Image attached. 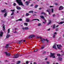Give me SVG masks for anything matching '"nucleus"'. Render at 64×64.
Segmentation results:
<instances>
[{
  "label": "nucleus",
  "instance_id": "15",
  "mask_svg": "<svg viewBox=\"0 0 64 64\" xmlns=\"http://www.w3.org/2000/svg\"><path fill=\"white\" fill-rule=\"evenodd\" d=\"M7 15V12L4 15V17H6Z\"/></svg>",
  "mask_w": 64,
  "mask_h": 64
},
{
  "label": "nucleus",
  "instance_id": "63",
  "mask_svg": "<svg viewBox=\"0 0 64 64\" xmlns=\"http://www.w3.org/2000/svg\"><path fill=\"white\" fill-rule=\"evenodd\" d=\"M15 30H16V29H17V28H15Z\"/></svg>",
  "mask_w": 64,
  "mask_h": 64
},
{
  "label": "nucleus",
  "instance_id": "10",
  "mask_svg": "<svg viewBox=\"0 0 64 64\" xmlns=\"http://www.w3.org/2000/svg\"><path fill=\"white\" fill-rule=\"evenodd\" d=\"M29 2L28 1H26L25 3V4H26V5L28 6L29 5Z\"/></svg>",
  "mask_w": 64,
  "mask_h": 64
},
{
  "label": "nucleus",
  "instance_id": "44",
  "mask_svg": "<svg viewBox=\"0 0 64 64\" xmlns=\"http://www.w3.org/2000/svg\"><path fill=\"white\" fill-rule=\"evenodd\" d=\"M55 34H53V38H55Z\"/></svg>",
  "mask_w": 64,
  "mask_h": 64
},
{
  "label": "nucleus",
  "instance_id": "18",
  "mask_svg": "<svg viewBox=\"0 0 64 64\" xmlns=\"http://www.w3.org/2000/svg\"><path fill=\"white\" fill-rule=\"evenodd\" d=\"M40 17L42 19H44V17L43 16H40Z\"/></svg>",
  "mask_w": 64,
  "mask_h": 64
},
{
  "label": "nucleus",
  "instance_id": "59",
  "mask_svg": "<svg viewBox=\"0 0 64 64\" xmlns=\"http://www.w3.org/2000/svg\"><path fill=\"white\" fill-rule=\"evenodd\" d=\"M5 54H6V55L8 53L7 52H5Z\"/></svg>",
  "mask_w": 64,
  "mask_h": 64
},
{
  "label": "nucleus",
  "instance_id": "38",
  "mask_svg": "<svg viewBox=\"0 0 64 64\" xmlns=\"http://www.w3.org/2000/svg\"><path fill=\"white\" fill-rule=\"evenodd\" d=\"M26 16H28V15H29V14H28V13H26Z\"/></svg>",
  "mask_w": 64,
  "mask_h": 64
},
{
  "label": "nucleus",
  "instance_id": "37",
  "mask_svg": "<svg viewBox=\"0 0 64 64\" xmlns=\"http://www.w3.org/2000/svg\"><path fill=\"white\" fill-rule=\"evenodd\" d=\"M45 41H47V42H48L49 41V40H47V39H46L45 40Z\"/></svg>",
  "mask_w": 64,
  "mask_h": 64
},
{
  "label": "nucleus",
  "instance_id": "22",
  "mask_svg": "<svg viewBox=\"0 0 64 64\" xmlns=\"http://www.w3.org/2000/svg\"><path fill=\"white\" fill-rule=\"evenodd\" d=\"M8 47H9V44H6V46H5V48H8Z\"/></svg>",
  "mask_w": 64,
  "mask_h": 64
},
{
  "label": "nucleus",
  "instance_id": "7",
  "mask_svg": "<svg viewBox=\"0 0 64 64\" xmlns=\"http://www.w3.org/2000/svg\"><path fill=\"white\" fill-rule=\"evenodd\" d=\"M57 46L58 48L59 49H61L60 48L62 47L61 46V45H57Z\"/></svg>",
  "mask_w": 64,
  "mask_h": 64
},
{
  "label": "nucleus",
  "instance_id": "29",
  "mask_svg": "<svg viewBox=\"0 0 64 64\" xmlns=\"http://www.w3.org/2000/svg\"><path fill=\"white\" fill-rule=\"evenodd\" d=\"M33 11H30L28 13H31L32 12V13H33Z\"/></svg>",
  "mask_w": 64,
  "mask_h": 64
},
{
  "label": "nucleus",
  "instance_id": "2",
  "mask_svg": "<svg viewBox=\"0 0 64 64\" xmlns=\"http://www.w3.org/2000/svg\"><path fill=\"white\" fill-rule=\"evenodd\" d=\"M50 54H51V56H50V57H52V58H55V56H54L55 55L54 53H53L52 54V52H50Z\"/></svg>",
  "mask_w": 64,
  "mask_h": 64
},
{
  "label": "nucleus",
  "instance_id": "5",
  "mask_svg": "<svg viewBox=\"0 0 64 64\" xmlns=\"http://www.w3.org/2000/svg\"><path fill=\"white\" fill-rule=\"evenodd\" d=\"M35 35H32L30 36L29 37V38H32L33 37H35Z\"/></svg>",
  "mask_w": 64,
  "mask_h": 64
},
{
  "label": "nucleus",
  "instance_id": "4",
  "mask_svg": "<svg viewBox=\"0 0 64 64\" xmlns=\"http://www.w3.org/2000/svg\"><path fill=\"white\" fill-rule=\"evenodd\" d=\"M64 8L62 6H60L59 8V10H63Z\"/></svg>",
  "mask_w": 64,
  "mask_h": 64
},
{
  "label": "nucleus",
  "instance_id": "48",
  "mask_svg": "<svg viewBox=\"0 0 64 64\" xmlns=\"http://www.w3.org/2000/svg\"><path fill=\"white\" fill-rule=\"evenodd\" d=\"M28 63H29V62H28V61H27L26 62V64H28Z\"/></svg>",
  "mask_w": 64,
  "mask_h": 64
},
{
  "label": "nucleus",
  "instance_id": "56",
  "mask_svg": "<svg viewBox=\"0 0 64 64\" xmlns=\"http://www.w3.org/2000/svg\"><path fill=\"white\" fill-rule=\"evenodd\" d=\"M59 26L58 25H57L56 26V27L57 28V27H59Z\"/></svg>",
  "mask_w": 64,
  "mask_h": 64
},
{
  "label": "nucleus",
  "instance_id": "16",
  "mask_svg": "<svg viewBox=\"0 0 64 64\" xmlns=\"http://www.w3.org/2000/svg\"><path fill=\"white\" fill-rule=\"evenodd\" d=\"M58 59L60 61H62V58H58Z\"/></svg>",
  "mask_w": 64,
  "mask_h": 64
},
{
  "label": "nucleus",
  "instance_id": "11",
  "mask_svg": "<svg viewBox=\"0 0 64 64\" xmlns=\"http://www.w3.org/2000/svg\"><path fill=\"white\" fill-rule=\"evenodd\" d=\"M16 8L18 10H21V8L20 7H19L18 6H16Z\"/></svg>",
  "mask_w": 64,
  "mask_h": 64
},
{
  "label": "nucleus",
  "instance_id": "45",
  "mask_svg": "<svg viewBox=\"0 0 64 64\" xmlns=\"http://www.w3.org/2000/svg\"><path fill=\"white\" fill-rule=\"evenodd\" d=\"M36 51H37V50H36L34 51V52H36Z\"/></svg>",
  "mask_w": 64,
  "mask_h": 64
},
{
  "label": "nucleus",
  "instance_id": "25",
  "mask_svg": "<svg viewBox=\"0 0 64 64\" xmlns=\"http://www.w3.org/2000/svg\"><path fill=\"white\" fill-rule=\"evenodd\" d=\"M64 22H60V23H59L58 24H63V23H64Z\"/></svg>",
  "mask_w": 64,
  "mask_h": 64
},
{
  "label": "nucleus",
  "instance_id": "13",
  "mask_svg": "<svg viewBox=\"0 0 64 64\" xmlns=\"http://www.w3.org/2000/svg\"><path fill=\"white\" fill-rule=\"evenodd\" d=\"M26 21L27 22H28L30 21V19L28 18H27L26 19Z\"/></svg>",
  "mask_w": 64,
  "mask_h": 64
},
{
  "label": "nucleus",
  "instance_id": "53",
  "mask_svg": "<svg viewBox=\"0 0 64 64\" xmlns=\"http://www.w3.org/2000/svg\"><path fill=\"white\" fill-rule=\"evenodd\" d=\"M48 59V58H45V60H47Z\"/></svg>",
  "mask_w": 64,
  "mask_h": 64
},
{
  "label": "nucleus",
  "instance_id": "9",
  "mask_svg": "<svg viewBox=\"0 0 64 64\" xmlns=\"http://www.w3.org/2000/svg\"><path fill=\"white\" fill-rule=\"evenodd\" d=\"M46 11L48 12V14L49 15L50 14V9H48L46 10Z\"/></svg>",
  "mask_w": 64,
  "mask_h": 64
},
{
  "label": "nucleus",
  "instance_id": "47",
  "mask_svg": "<svg viewBox=\"0 0 64 64\" xmlns=\"http://www.w3.org/2000/svg\"><path fill=\"white\" fill-rule=\"evenodd\" d=\"M56 34H57V32H54V34L55 35Z\"/></svg>",
  "mask_w": 64,
  "mask_h": 64
},
{
  "label": "nucleus",
  "instance_id": "41",
  "mask_svg": "<svg viewBox=\"0 0 64 64\" xmlns=\"http://www.w3.org/2000/svg\"><path fill=\"white\" fill-rule=\"evenodd\" d=\"M57 56H60V54H57Z\"/></svg>",
  "mask_w": 64,
  "mask_h": 64
},
{
  "label": "nucleus",
  "instance_id": "28",
  "mask_svg": "<svg viewBox=\"0 0 64 64\" xmlns=\"http://www.w3.org/2000/svg\"><path fill=\"white\" fill-rule=\"evenodd\" d=\"M24 25H25L26 26H28V23L25 22L24 23Z\"/></svg>",
  "mask_w": 64,
  "mask_h": 64
},
{
  "label": "nucleus",
  "instance_id": "23",
  "mask_svg": "<svg viewBox=\"0 0 64 64\" xmlns=\"http://www.w3.org/2000/svg\"><path fill=\"white\" fill-rule=\"evenodd\" d=\"M11 55V54H9V53H8L6 54V56H10Z\"/></svg>",
  "mask_w": 64,
  "mask_h": 64
},
{
  "label": "nucleus",
  "instance_id": "35",
  "mask_svg": "<svg viewBox=\"0 0 64 64\" xmlns=\"http://www.w3.org/2000/svg\"><path fill=\"white\" fill-rule=\"evenodd\" d=\"M53 29H55V24H54L53 26Z\"/></svg>",
  "mask_w": 64,
  "mask_h": 64
},
{
  "label": "nucleus",
  "instance_id": "27",
  "mask_svg": "<svg viewBox=\"0 0 64 64\" xmlns=\"http://www.w3.org/2000/svg\"><path fill=\"white\" fill-rule=\"evenodd\" d=\"M41 14L43 15V14H44V15H45V13L44 12H42L41 13Z\"/></svg>",
  "mask_w": 64,
  "mask_h": 64
},
{
  "label": "nucleus",
  "instance_id": "3",
  "mask_svg": "<svg viewBox=\"0 0 64 64\" xmlns=\"http://www.w3.org/2000/svg\"><path fill=\"white\" fill-rule=\"evenodd\" d=\"M18 54H15V55L13 57L14 58H18L19 57V56L18 55Z\"/></svg>",
  "mask_w": 64,
  "mask_h": 64
},
{
  "label": "nucleus",
  "instance_id": "36",
  "mask_svg": "<svg viewBox=\"0 0 64 64\" xmlns=\"http://www.w3.org/2000/svg\"><path fill=\"white\" fill-rule=\"evenodd\" d=\"M22 40H21L19 42V43L20 44V43H21V42H22Z\"/></svg>",
  "mask_w": 64,
  "mask_h": 64
},
{
  "label": "nucleus",
  "instance_id": "64",
  "mask_svg": "<svg viewBox=\"0 0 64 64\" xmlns=\"http://www.w3.org/2000/svg\"><path fill=\"white\" fill-rule=\"evenodd\" d=\"M56 64H58V62H57L56 63Z\"/></svg>",
  "mask_w": 64,
  "mask_h": 64
},
{
  "label": "nucleus",
  "instance_id": "24",
  "mask_svg": "<svg viewBox=\"0 0 64 64\" xmlns=\"http://www.w3.org/2000/svg\"><path fill=\"white\" fill-rule=\"evenodd\" d=\"M22 21V18H20L18 20H16V21Z\"/></svg>",
  "mask_w": 64,
  "mask_h": 64
},
{
  "label": "nucleus",
  "instance_id": "26",
  "mask_svg": "<svg viewBox=\"0 0 64 64\" xmlns=\"http://www.w3.org/2000/svg\"><path fill=\"white\" fill-rule=\"evenodd\" d=\"M41 24L40 23H39L38 24V26H42Z\"/></svg>",
  "mask_w": 64,
  "mask_h": 64
},
{
  "label": "nucleus",
  "instance_id": "46",
  "mask_svg": "<svg viewBox=\"0 0 64 64\" xmlns=\"http://www.w3.org/2000/svg\"><path fill=\"white\" fill-rule=\"evenodd\" d=\"M20 61H18V64H20Z\"/></svg>",
  "mask_w": 64,
  "mask_h": 64
},
{
  "label": "nucleus",
  "instance_id": "51",
  "mask_svg": "<svg viewBox=\"0 0 64 64\" xmlns=\"http://www.w3.org/2000/svg\"><path fill=\"white\" fill-rule=\"evenodd\" d=\"M17 13H19V11L18 10L17 12Z\"/></svg>",
  "mask_w": 64,
  "mask_h": 64
},
{
  "label": "nucleus",
  "instance_id": "55",
  "mask_svg": "<svg viewBox=\"0 0 64 64\" xmlns=\"http://www.w3.org/2000/svg\"><path fill=\"white\" fill-rule=\"evenodd\" d=\"M11 18L12 19H13V18H14V16H12L11 17Z\"/></svg>",
  "mask_w": 64,
  "mask_h": 64
},
{
  "label": "nucleus",
  "instance_id": "14",
  "mask_svg": "<svg viewBox=\"0 0 64 64\" xmlns=\"http://www.w3.org/2000/svg\"><path fill=\"white\" fill-rule=\"evenodd\" d=\"M45 38H43L42 39H41V41L42 42H44V41H45Z\"/></svg>",
  "mask_w": 64,
  "mask_h": 64
},
{
  "label": "nucleus",
  "instance_id": "61",
  "mask_svg": "<svg viewBox=\"0 0 64 64\" xmlns=\"http://www.w3.org/2000/svg\"><path fill=\"white\" fill-rule=\"evenodd\" d=\"M23 42H25V41H26V40H23Z\"/></svg>",
  "mask_w": 64,
  "mask_h": 64
},
{
  "label": "nucleus",
  "instance_id": "19",
  "mask_svg": "<svg viewBox=\"0 0 64 64\" xmlns=\"http://www.w3.org/2000/svg\"><path fill=\"white\" fill-rule=\"evenodd\" d=\"M10 36V35L7 34V36H6V38H9Z\"/></svg>",
  "mask_w": 64,
  "mask_h": 64
},
{
  "label": "nucleus",
  "instance_id": "57",
  "mask_svg": "<svg viewBox=\"0 0 64 64\" xmlns=\"http://www.w3.org/2000/svg\"><path fill=\"white\" fill-rule=\"evenodd\" d=\"M55 4L56 5H58V4L56 3H55Z\"/></svg>",
  "mask_w": 64,
  "mask_h": 64
},
{
  "label": "nucleus",
  "instance_id": "21",
  "mask_svg": "<svg viewBox=\"0 0 64 64\" xmlns=\"http://www.w3.org/2000/svg\"><path fill=\"white\" fill-rule=\"evenodd\" d=\"M44 22H43V23L44 24H45V23H46V20L44 19Z\"/></svg>",
  "mask_w": 64,
  "mask_h": 64
},
{
  "label": "nucleus",
  "instance_id": "1",
  "mask_svg": "<svg viewBox=\"0 0 64 64\" xmlns=\"http://www.w3.org/2000/svg\"><path fill=\"white\" fill-rule=\"evenodd\" d=\"M18 4L19 5H21L22 6V7H24V5L23 4V3L21 0H16Z\"/></svg>",
  "mask_w": 64,
  "mask_h": 64
},
{
  "label": "nucleus",
  "instance_id": "50",
  "mask_svg": "<svg viewBox=\"0 0 64 64\" xmlns=\"http://www.w3.org/2000/svg\"><path fill=\"white\" fill-rule=\"evenodd\" d=\"M50 7L52 8H53V7H54V6H50Z\"/></svg>",
  "mask_w": 64,
  "mask_h": 64
},
{
  "label": "nucleus",
  "instance_id": "54",
  "mask_svg": "<svg viewBox=\"0 0 64 64\" xmlns=\"http://www.w3.org/2000/svg\"><path fill=\"white\" fill-rule=\"evenodd\" d=\"M53 17H54V16H55V14H54L53 15Z\"/></svg>",
  "mask_w": 64,
  "mask_h": 64
},
{
  "label": "nucleus",
  "instance_id": "60",
  "mask_svg": "<svg viewBox=\"0 0 64 64\" xmlns=\"http://www.w3.org/2000/svg\"><path fill=\"white\" fill-rule=\"evenodd\" d=\"M31 6H33V4H31L30 5Z\"/></svg>",
  "mask_w": 64,
  "mask_h": 64
},
{
  "label": "nucleus",
  "instance_id": "30",
  "mask_svg": "<svg viewBox=\"0 0 64 64\" xmlns=\"http://www.w3.org/2000/svg\"><path fill=\"white\" fill-rule=\"evenodd\" d=\"M44 48V46H42L41 47V48H40V49H43V48Z\"/></svg>",
  "mask_w": 64,
  "mask_h": 64
},
{
  "label": "nucleus",
  "instance_id": "62",
  "mask_svg": "<svg viewBox=\"0 0 64 64\" xmlns=\"http://www.w3.org/2000/svg\"><path fill=\"white\" fill-rule=\"evenodd\" d=\"M50 30V29L49 28L48 29V31H49V30Z\"/></svg>",
  "mask_w": 64,
  "mask_h": 64
},
{
  "label": "nucleus",
  "instance_id": "32",
  "mask_svg": "<svg viewBox=\"0 0 64 64\" xmlns=\"http://www.w3.org/2000/svg\"><path fill=\"white\" fill-rule=\"evenodd\" d=\"M50 23H51V20H50L49 23L48 24H50Z\"/></svg>",
  "mask_w": 64,
  "mask_h": 64
},
{
  "label": "nucleus",
  "instance_id": "20",
  "mask_svg": "<svg viewBox=\"0 0 64 64\" xmlns=\"http://www.w3.org/2000/svg\"><path fill=\"white\" fill-rule=\"evenodd\" d=\"M38 20V21H39V20L38 19H34L32 20V21H34V20Z\"/></svg>",
  "mask_w": 64,
  "mask_h": 64
},
{
  "label": "nucleus",
  "instance_id": "34",
  "mask_svg": "<svg viewBox=\"0 0 64 64\" xmlns=\"http://www.w3.org/2000/svg\"><path fill=\"white\" fill-rule=\"evenodd\" d=\"M10 32V28H8V33H9Z\"/></svg>",
  "mask_w": 64,
  "mask_h": 64
},
{
  "label": "nucleus",
  "instance_id": "31",
  "mask_svg": "<svg viewBox=\"0 0 64 64\" xmlns=\"http://www.w3.org/2000/svg\"><path fill=\"white\" fill-rule=\"evenodd\" d=\"M53 48H54L55 49H56V46L55 45H54L53 46Z\"/></svg>",
  "mask_w": 64,
  "mask_h": 64
},
{
  "label": "nucleus",
  "instance_id": "17",
  "mask_svg": "<svg viewBox=\"0 0 64 64\" xmlns=\"http://www.w3.org/2000/svg\"><path fill=\"white\" fill-rule=\"evenodd\" d=\"M3 32H1L0 33V36H2V35H3Z\"/></svg>",
  "mask_w": 64,
  "mask_h": 64
},
{
  "label": "nucleus",
  "instance_id": "42",
  "mask_svg": "<svg viewBox=\"0 0 64 64\" xmlns=\"http://www.w3.org/2000/svg\"><path fill=\"white\" fill-rule=\"evenodd\" d=\"M38 5H36L35 6V8H37V7H38Z\"/></svg>",
  "mask_w": 64,
  "mask_h": 64
},
{
  "label": "nucleus",
  "instance_id": "58",
  "mask_svg": "<svg viewBox=\"0 0 64 64\" xmlns=\"http://www.w3.org/2000/svg\"><path fill=\"white\" fill-rule=\"evenodd\" d=\"M14 33H17V32L15 31L14 32Z\"/></svg>",
  "mask_w": 64,
  "mask_h": 64
},
{
  "label": "nucleus",
  "instance_id": "12",
  "mask_svg": "<svg viewBox=\"0 0 64 64\" xmlns=\"http://www.w3.org/2000/svg\"><path fill=\"white\" fill-rule=\"evenodd\" d=\"M2 26H3V29H2L3 30V31H4V30H5V26H4V24H2Z\"/></svg>",
  "mask_w": 64,
  "mask_h": 64
},
{
  "label": "nucleus",
  "instance_id": "33",
  "mask_svg": "<svg viewBox=\"0 0 64 64\" xmlns=\"http://www.w3.org/2000/svg\"><path fill=\"white\" fill-rule=\"evenodd\" d=\"M46 64H49L50 63V62L48 61H47L46 62Z\"/></svg>",
  "mask_w": 64,
  "mask_h": 64
},
{
  "label": "nucleus",
  "instance_id": "8",
  "mask_svg": "<svg viewBox=\"0 0 64 64\" xmlns=\"http://www.w3.org/2000/svg\"><path fill=\"white\" fill-rule=\"evenodd\" d=\"M1 12L5 13V12H6V9H4V10H1Z\"/></svg>",
  "mask_w": 64,
  "mask_h": 64
},
{
  "label": "nucleus",
  "instance_id": "52",
  "mask_svg": "<svg viewBox=\"0 0 64 64\" xmlns=\"http://www.w3.org/2000/svg\"><path fill=\"white\" fill-rule=\"evenodd\" d=\"M34 64H37V63L36 62H34Z\"/></svg>",
  "mask_w": 64,
  "mask_h": 64
},
{
  "label": "nucleus",
  "instance_id": "39",
  "mask_svg": "<svg viewBox=\"0 0 64 64\" xmlns=\"http://www.w3.org/2000/svg\"><path fill=\"white\" fill-rule=\"evenodd\" d=\"M52 10V13H53V11H54V9H53V8H52L51 9Z\"/></svg>",
  "mask_w": 64,
  "mask_h": 64
},
{
  "label": "nucleus",
  "instance_id": "49",
  "mask_svg": "<svg viewBox=\"0 0 64 64\" xmlns=\"http://www.w3.org/2000/svg\"><path fill=\"white\" fill-rule=\"evenodd\" d=\"M11 11H13L14 12V11H15V10H10Z\"/></svg>",
  "mask_w": 64,
  "mask_h": 64
},
{
  "label": "nucleus",
  "instance_id": "40",
  "mask_svg": "<svg viewBox=\"0 0 64 64\" xmlns=\"http://www.w3.org/2000/svg\"><path fill=\"white\" fill-rule=\"evenodd\" d=\"M13 5L14 6H16V3H14L13 4Z\"/></svg>",
  "mask_w": 64,
  "mask_h": 64
},
{
  "label": "nucleus",
  "instance_id": "6",
  "mask_svg": "<svg viewBox=\"0 0 64 64\" xmlns=\"http://www.w3.org/2000/svg\"><path fill=\"white\" fill-rule=\"evenodd\" d=\"M22 29L23 30H28V29H29V28H28V27H26L25 28H22Z\"/></svg>",
  "mask_w": 64,
  "mask_h": 64
},
{
  "label": "nucleus",
  "instance_id": "43",
  "mask_svg": "<svg viewBox=\"0 0 64 64\" xmlns=\"http://www.w3.org/2000/svg\"><path fill=\"white\" fill-rule=\"evenodd\" d=\"M14 14V12H12V13L11 14V16L13 15Z\"/></svg>",
  "mask_w": 64,
  "mask_h": 64
}]
</instances>
